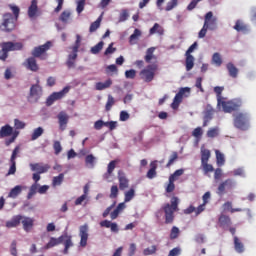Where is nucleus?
Instances as JSON below:
<instances>
[{"label":"nucleus","mask_w":256,"mask_h":256,"mask_svg":"<svg viewBox=\"0 0 256 256\" xmlns=\"http://www.w3.org/2000/svg\"><path fill=\"white\" fill-rule=\"evenodd\" d=\"M223 89L225 88L221 86L214 87L218 107H222L224 113H233V111H239V109H241L243 105V101H241V99L225 101L223 96H221V93H223Z\"/></svg>","instance_id":"f257e3e1"},{"label":"nucleus","mask_w":256,"mask_h":256,"mask_svg":"<svg viewBox=\"0 0 256 256\" xmlns=\"http://www.w3.org/2000/svg\"><path fill=\"white\" fill-rule=\"evenodd\" d=\"M162 209L164 211L166 225H171V223L175 221V212L179 211V198H177V196H173L170 203L164 204Z\"/></svg>","instance_id":"f03ea898"},{"label":"nucleus","mask_w":256,"mask_h":256,"mask_svg":"<svg viewBox=\"0 0 256 256\" xmlns=\"http://www.w3.org/2000/svg\"><path fill=\"white\" fill-rule=\"evenodd\" d=\"M61 243H64V255H67L69 253V248L73 247V241L71 240V236L62 235L58 238L51 237L49 242L44 246V249H53V247H57V245H61Z\"/></svg>","instance_id":"7ed1b4c3"},{"label":"nucleus","mask_w":256,"mask_h":256,"mask_svg":"<svg viewBox=\"0 0 256 256\" xmlns=\"http://www.w3.org/2000/svg\"><path fill=\"white\" fill-rule=\"evenodd\" d=\"M2 49L0 50V61H6L9 57V51H21L23 44L21 42H4L1 44Z\"/></svg>","instance_id":"20e7f679"},{"label":"nucleus","mask_w":256,"mask_h":256,"mask_svg":"<svg viewBox=\"0 0 256 256\" xmlns=\"http://www.w3.org/2000/svg\"><path fill=\"white\" fill-rule=\"evenodd\" d=\"M234 127L240 131H247L249 129V114L243 112L234 114Z\"/></svg>","instance_id":"39448f33"},{"label":"nucleus","mask_w":256,"mask_h":256,"mask_svg":"<svg viewBox=\"0 0 256 256\" xmlns=\"http://www.w3.org/2000/svg\"><path fill=\"white\" fill-rule=\"evenodd\" d=\"M17 18H14L13 14L11 13H5L3 15L2 19V27L3 31L6 33H11V31H14L15 27H17Z\"/></svg>","instance_id":"423d86ee"},{"label":"nucleus","mask_w":256,"mask_h":256,"mask_svg":"<svg viewBox=\"0 0 256 256\" xmlns=\"http://www.w3.org/2000/svg\"><path fill=\"white\" fill-rule=\"evenodd\" d=\"M52 46L53 44L51 43V41H47L45 44L35 47L32 50L31 55L32 57H36L37 59L45 60L47 59V52L49 51V49H51Z\"/></svg>","instance_id":"0eeeda50"},{"label":"nucleus","mask_w":256,"mask_h":256,"mask_svg":"<svg viewBox=\"0 0 256 256\" xmlns=\"http://www.w3.org/2000/svg\"><path fill=\"white\" fill-rule=\"evenodd\" d=\"M189 95H191V88H181L173 99V102L171 104L172 109H179V105H181V103L183 102V97H189Z\"/></svg>","instance_id":"6e6552de"},{"label":"nucleus","mask_w":256,"mask_h":256,"mask_svg":"<svg viewBox=\"0 0 256 256\" xmlns=\"http://www.w3.org/2000/svg\"><path fill=\"white\" fill-rule=\"evenodd\" d=\"M155 71H157L156 64L148 65L146 68L141 70L140 77L146 83H151V81H153V79H155Z\"/></svg>","instance_id":"1a4fd4ad"},{"label":"nucleus","mask_w":256,"mask_h":256,"mask_svg":"<svg viewBox=\"0 0 256 256\" xmlns=\"http://www.w3.org/2000/svg\"><path fill=\"white\" fill-rule=\"evenodd\" d=\"M41 95H43V89L39 84H33L30 88V93L27 97L29 103H37L39 99H41Z\"/></svg>","instance_id":"9d476101"},{"label":"nucleus","mask_w":256,"mask_h":256,"mask_svg":"<svg viewBox=\"0 0 256 256\" xmlns=\"http://www.w3.org/2000/svg\"><path fill=\"white\" fill-rule=\"evenodd\" d=\"M69 91H71V86H65L61 91L52 93L47 98L46 104L48 105V107H50V105H53L55 101H59V99H63V97H65V95H67Z\"/></svg>","instance_id":"9b49d317"},{"label":"nucleus","mask_w":256,"mask_h":256,"mask_svg":"<svg viewBox=\"0 0 256 256\" xmlns=\"http://www.w3.org/2000/svg\"><path fill=\"white\" fill-rule=\"evenodd\" d=\"M80 247H87L89 240V225L84 224L79 227Z\"/></svg>","instance_id":"f8f14e48"},{"label":"nucleus","mask_w":256,"mask_h":256,"mask_svg":"<svg viewBox=\"0 0 256 256\" xmlns=\"http://www.w3.org/2000/svg\"><path fill=\"white\" fill-rule=\"evenodd\" d=\"M23 66L28 71H32V73H37V71H39V64L37 63V58L34 56L27 58L23 62Z\"/></svg>","instance_id":"ddd939ff"},{"label":"nucleus","mask_w":256,"mask_h":256,"mask_svg":"<svg viewBox=\"0 0 256 256\" xmlns=\"http://www.w3.org/2000/svg\"><path fill=\"white\" fill-rule=\"evenodd\" d=\"M233 187H235V182L233 181V179H226L225 181L219 184L217 194L225 195V190L233 189Z\"/></svg>","instance_id":"4468645a"},{"label":"nucleus","mask_w":256,"mask_h":256,"mask_svg":"<svg viewBox=\"0 0 256 256\" xmlns=\"http://www.w3.org/2000/svg\"><path fill=\"white\" fill-rule=\"evenodd\" d=\"M118 181L120 191H125V189L129 188V179H127V176H125V172H123V170L118 171Z\"/></svg>","instance_id":"2eb2a0df"},{"label":"nucleus","mask_w":256,"mask_h":256,"mask_svg":"<svg viewBox=\"0 0 256 256\" xmlns=\"http://www.w3.org/2000/svg\"><path fill=\"white\" fill-rule=\"evenodd\" d=\"M233 29L237 31V33H242L243 35H247L249 33V25H247L243 20H237L235 25L233 26Z\"/></svg>","instance_id":"dca6fc26"},{"label":"nucleus","mask_w":256,"mask_h":256,"mask_svg":"<svg viewBox=\"0 0 256 256\" xmlns=\"http://www.w3.org/2000/svg\"><path fill=\"white\" fill-rule=\"evenodd\" d=\"M31 171H36L38 174L47 173L49 169H51V166L49 164H42V163H35L30 164Z\"/></svg>","instance_id":"f3484780"},{"label":"nucleus","mask_w":256,"mask_h":256,"mask_svg":"<svg viewBox=\"0 0 256 256\" xmlns=\"http://www.w3.org/2000/svg\"><path fill=\"white\" fill-rule=\"evenodd\" d=\"M57 118L61 131H65V129H67V124L69 123V115L62 111L58 114Z\"/></svg>","instance_id":"a211bd4d"},{"label":"nucleus","mask_w":256,"mask_h":256,"mask_svg":"<svg viewBox=\"0 0 256 256\" xmlns=\"http://www.w3.org/2000/svg\"><path fill=\"white\" fill-rule=\"evenodd\" d=\"M23 229L26 233L31 232V229H33V225H35V219L31 218V217H23L22 216V220L21 222Z\"/></svg>","instance_id":"6ab92c4d"},{"label":"nucleus","mask_w":256,"mask_h":256,"mask_svg":"<svg viewBox=\"0 0 256 256\" xmlns=\"http://www.w3.org/2000/svg\"><path fill=\"white\" fill-rule=\"evenodd\" d=\"M21 221H23V216L15 215L11 218V220H8L6 222V227L7 229H13L15 227H19V225H21Z\"/></svg>","instance_id":"aec40b11"},{"label":"nucleus","mask_w":256,"mask_h":256,"mask_svg":"<svg viewBox=\"0 0 256 256\" xmlns=\"http://www.w3.org/2000/svg\"><path fill=\"white\" fill-rule=\"evenodd\" d=\"M231 223H232L231 217H229L225 214H221L218 218V225L222 229H227V228L231 227Z\"/></svg>","instance_id":"412c9836"},{"label":"nucleus","mask_w":256,"mask_h":256,"mask_svg":"<svg viewBox=\"0 0 256 256\" xmlns=\"http://www.w3.org/2000/svg\"><path fill=\"white\" fill-rule=\"evenodd\" d=\"M37 3V0H32L30 6L28 7V17L30 19H35V17H37V13H39V6Z\"/></svg>","instance_id":"4be33fe9"},{"label":"nucleus","mask_w":256,"mask_h":256,"mask_svg":"<svg viewBox=\"0 0 256 256\" xmlns=\"http://www.w3.org/2000/svg\"><path fill=\"white\" fill-rule=\"evenodd\" d=\"M13 135V127L11 125L6 124L0 129V139H5V137H11Z\"/></svg>","instance_id":"5701e85b"},{"label":"nucleus","mask_w":256,"mask_h":256,"mask_svg":"<svg viewBox=\"0 0 256 256\" xmlns=\"http://www.w3.org/2000/svg\"><path fill=\"white\" fill-rule=\"evenodd\" d=\"M159 35L160 37L165 35V29L159 23H155L149 30V35Z\"/></svg>","instance_id":"b1692460"},{"label":"nucleus","mask_w":256,"mask_h":256,"mask_svg":"<svg viewBox=\"0 0 256 256\" xmlns=\"http://www.w3.org/2000/svg\"><path fill=\"white\" fill-rule=\"evenodd\" d=\"M147 179H155L157 177V160L150 163V169L146 174Z\"/></svg>","instance_id":"393cba45"},{"label":"nucleus","mask_w":256,"mask_h":256,"mask_svg":"<svg viewBox=\"0 0 256 256\" xmlns=\"http://www.w3.org/2000/svg\"><path fill=\"white\" fill-rule=\"evenodd\" d=\"M23 189H25L23 186L16 185L10 190V192L8 193V197L10 199H17V197H19V195H21V193L23 192Z\"/></svg>","instance_id":"a878e982"},{"label":"nucleus","mask_w":256,"mask_h":256,"mask_svg":"<svg viewBox=\"0 0 256 256\" xmlns=\"http://www.w3.org/2000/svg\"><path fill=\"white\" fill-rule=\"evenodd\" d=\"M226 67H227L230 77H232V79H237V76L239 75V69H237V67H235V64L230 62L227 64Z\"/></svg>","instance_id":"bb28decb"},{"label":"nucleus","mask_w":256,"mask_h":256,"mask_svg":"<svg viewBox=\"0 0 256 256\" xmlns=\"http://www.w3.org/2000/svg\"><path fill=\"white\" fill-rule=\"evenodd\" d=\"M234 249L236 253H243L245 251V245H243V242L237 236H234Z\"/></svg>","instance_id":"cd10ccee"},{"label":"nucleus","mask_w":256,"mask_h":256,"mask_svg":"<svg viewBox=\"0 0 256 256\" xmlns=\"http://www.w3.org/2000/svg\"><path fill=\"white\" fill-rule=\"evenodd\" d=\"M185 57L186 71H191L195 67V57L193 55H185Z\"/></svg>","instance_id":"c85d7f7f"},{"label":"nucleus","mask_w":256,"mask_h":256,"mask_svg":"<svg viewBox=\"0 0 256 256\" xmlns=\"http://www.w3.org/2000/svg\"><path fill=\"white\" fill-rule=\"evenodd\" d=\"M117 165V160H112L107 167V173L104 174V179H109L111 175H113V171H115V167Z\"/></svg>","instance_id":"c756f323"},{"label":"nucleus","mask_w":256,"mask_h":256,"mask_svg":"<svg viewBox=\"0 0 256 256\" xmlns=\"http://www.w3.org/2000/svg\"><path fill=\"white\" fill-rule=\"evenodd\" d=\"M113 85V81L111 79L106 80L105 82L96 83V90L103 91L104 89H109Z\"/></svg>","instance_id":"7c9ffc66"},{"label":"nucleus","mask_w":256,"mask_h":256,"mask_svg":"<svg viewBox=\"0 0 256 256\" xmlns=\"http://www.w3.org/2000/svg\"><path fill=\"white\" fill-rule=\"evenodd\" d=\"M76 59H77V52H72V54L68 56V59L66 61V65L68 69H73V67H75Z\"/></svg>","instance_id":"2f4dec72"},{"label":"nucleus","mask_w":256,"mask_h":256,"mask_svg":"<svg viewBox=\"0 0 256 256\" xmlns=\"http://www.w3.org/2000/svg\"><path fill=\"white\" fill-rule=\"evenodd\" d=\"M211 159V151L209 149H201V163H209Z\"/></svg>","instance_id":"473e14b6"},{"label":"nucleus","mask_w":256,"mask_h":256,"mask_svg":"<svg viewBox=\"0 0 256 256\" xmlns=\"http://www.w3.org/2000/svg\"><path fill=\"white\" fill-rule=\"evenodd\" d=\"M65 180V174L60 173L58 176L53 177L52 185L54 187H59Z\"/></svg>","instance_id":"72a5a7b5"},{"label":"nucleus","mask_w":256,"mask_h":256,"mask_svg":"<svg viewBox=\"0 0 256 256\" xmlns=\"http://www.w3.org/2000/svg\"><path fill=\"white\" fill-rule=\"evenodd\" d=\"M215 153L218 167H223L225 165V155L219 150H216Z\"/></svg>","instance_id":"f704fd0d"},{"label":"nucleus","mask_w":256,"mask_h":256,"mask_svg":"<svg viewBox=\"0 0 256 256\" xmlns=\"http://www.w3.org/2000/svg\"><path fill=\"white\" fill-rule=\"evenodd\" d=\"M101 21H102V18H101V16H99V17L97 18V20L94 21V22L90 25L89 32H90V33H95V31H97V30L101 27Z\"/></svg>","instance_id":"c9c22d12"},{"label":"nucleus","mask_w":256,"mask_h":256,"mask_svg":"<svg viewBox=\"0 0 256 256\" xmlns=\"http://www.w3.org/2000/svg\"><path fill=\"white\" fill-rule=\"evenodd\" d=\"M153 53H155V48L151 47L148 48L146 51V55L144 57L146 63H151V59H155V55H153Z\"/></svg>","instance_id":"e433bc0d"},{"label":"nucleus","mask_w":256,"mask_h":256,"mask_svg":"<svg viewBox=\"0 0 256 256\" xmlns=\"http://www.w3.org/2000/svg\"><path fill=\"white\" fill-rule=\"evenodd\" d=\"M69 19H71V11L69 10L63 11L59 17V21L62 23H69Z\"/></svg>","instance_id":"4c0bfd02"},{"label":"nucleus","mask_w":256,"mask_h":256,"mask_svg":"<svg viewBox=\"0 0 256 256\" xmlns=\"http://www.w3.org/2000/svg\"><path fill=\"white\" fill-rule=\"evenodd\" d=\"M135 197V189L131 188L130 190L124 193V203H129Z\"/></svg>","instance_id":"58836bf2"},{"label":"nucleus","mask_w":256,"mask_h":256,"mask_svg":"<svg viewBox=\"0 0 256 256\" xmlns=\"http://www.w3.org/2000/svg\"><path fill=\"white\" fill-rule=\"evenodd\" d=\"M95 156H93V154L87 155L85 157V163L87 167H90L91 169H93L95 167Z\"/></svg>","instance_id":"ea45409f"},{"label":"nucleus","mask_w":256,"mask_h":256,"mask_svg":"<svg viewBox=\"0 0 256 256\" xmlns=\"http://www.w3.org/2000/svg\"><path fill=\"white\" fill-rule=\"evenodd\" d=\"M104 45L105 43L103 41H100L98 44L91 48L90 52L92 53V55H97L99 52L103 50Z\"/></svg>","instance_id":"a19ab883"},{"label":"nucleus","mask_w":256,"mask_h":256,"mask_svg":"<svg viewBox=\"0 0 256 256\" xmlns=\"http://www.w3.org/2000/svg\"><path fill=\"white\" fill-rule=\"evenodd\" d=\"M179 159V154L177 152H172V154L169 157L168 163L166 164V167L169 169L171 165L175 164V161Z\"/></svg>","instance_id":"79ce46f5"},{"label":"nucleus","mask_w":256,"mask_h":256,"mask_svg":"<svg viewBox=\"0 0 256 256\" xmlns=\"http://www.w3.org/2000/svg\"><path fill=\"white\" fill-rule=\"evenodd\" d=\"M212 62L214 65H217V67H221L223 65V60L221 59V54L219 53H214L212 56Z\"/></svg>","instance_id":"37998d69"},{"label":"nucleus","mask_w":256,"mask_h":256,"mask_svg":"<svg viewBox=\"0 0 256 256\" xmlns=\"http://www.w3.org/2000/svg\"><path fill=\"white\" fill-rule=\"evenodd\" d=\"M202 168L204 171V175H207V173H213L215 171L213 165L209 164L208 162H202Z\"/></svg>","instance_id":"c03bdc74"},{"label":"nucleus","mask_w":256,"mask_h":256,"mask_svg":"<svg viewBox=\"0 0 256 256\" xmlns=\"http://www.w3.org/2000/svg\"><path fill=\"white\" fill-rule=\"evenodd\" d=\"M113 105H115V98L111 95H108V99L105 105V111H110L113 108Z\"/></svg>","instance_id":"a18cd8bd"},{"label":"nucleus","mask_w":256,"mask_h":256,"mask_svg":"<svg viewBox=\"0 0 256 256\" xmlns=\"http://www.w3.org/2000/svg\"><path fill=\"white\" fill-rule=\"evenodd\" d=\"M157 253V246L152 245L151 247L145 248L143 250V255L149 256V255H155Z\"/></svg>","instance_id":"49530a36"},{"label":"nucleus","mask_w":256,"mask_h":256,"mask_svg":"<svg viewBox=\"0 0 256 256\" xmlns=\"http://www.w3.org/2000/svg\"><path fill=\"white\" fill-rule=\"evenodd\" d=\"M81 47V36L76 35V41L74 46H72V53H79V48Z\"/></svg>","instance_id":"de8ad7c7"},{"label":"nucleus","mask_w":256,"mask_h":256,"mask_svg":"<svg viewBox=\"0 0 256 256\" xmlns=\"http://www.w3.org/2000/svg\"><path fill=\"white\" fill-rule=\"evenodd\" d=\"M37 191H39V184H37V183L32 184L30 187V190L28 192L27 198L31 199V197H33V195H35V193H37Z\"/></svg>","instance_id":"09e8293b"},{"label":"nucleus","mask_w":256,"mask_h":256,"mask_svg":"<svg viewBox=\"0 0 256 256\" xmlns=\"http://www.w3.org/2000/svg\"><path fill=\"white\" fill-rule=\"evenodd\" d=\"M41 135H43V129L41 127L36 128L31 135L32 141L39 139Z\"/></svg>","instance_id":"8fccbe9b"},{"label":"nucleus","mask_w":256,"mask_h":256,"mask_svg":"<svg viewBox=\"0 0 256 256\" xmlns=\"http://www.w3.org/2000/svg\"><path fill=\"white\" fill-rule=\"evenodd\" d=\"M119 196V187H117V185H113L110 189V199H117V197Z\"/></svg>","instance_id":"3c124183"},{"label":"nucleus","mask_w":256,"mask_h":256,"mask_svg":"<svg viewBox=\"0 0 256 256\" xmlns=\"http://www.w3.org/2000/svg\"><path fill=\"white\" fill-rule=\"evenodd\" d=\"M9 8L11 9V11L13 13L14 19H19V13H21V9L18 6H15L13 4H10Z\"/></svg>","instance_id":"603ef678"},{"label":"nucleus","mask_w":256,"mask_h":256,"mask_svg":"<svg viewBox=\"0 0 256 256\" xmlns=\"http://www.w3.org/2000/svg\"><path fill=\"white\" fill-rule=\"evenodd\" d=\"M179 3V0H170L165 7V11H173L177 4Z\"/></svg>","instance_id":"864d4df0"},{"label":"nucleus","mask_w":256,"mask_h":256,"mask_svg":"<svg viewBox=\"0 0 256 256\" xmlns=\"http://www.w3.org/2000/svg\"><path fill=\"white\" fill-rule=\"evenodd\" d=\"M181 233V231L179 230V228H177V226H173L171 231H170V239H177V237H179V234Z\"/></svg>","instance_id":"5fc2aeb1"},{"label":"nucleus","mask_w":256,"mask_h":256,"mask_svg":"<svg viewBox=\"0 0 256 256\" xmlns=\"http://www.w3.org/2000/svg\"><path fill=\"white\" fill-rule=\"evenodd\" d=\"M76 11H77L78 15H81V13H83V11H85V0H78Z\"/></svg>","instance_id":"6e6d98bb"},{"label":"nucleus","mask_w":256,"mask_h":256,"mask_svg":"<svg viewBox=\"0 0 256 256\" xmlns=\"http://www.w3.org/2000/svg\"><path fill=\"white\" fill-rule=\"evenodd\" d=\"M211 19H213V12L206 13L204 25H208V27L210 25H213V23H215V22L213 20H211Z\"/></svg>","instance_id":"4d7b16f0"},{"label":"nucleus","mask_w":256,"mask_h":256,"mask_svg":"<svg viewBox=\"0 0 256 256\" xmlns=\"http://www.w3.org/2000/svg\"><path fill=\"white\" fill-rule=\"evenodd\" d=\"M11 166L8 170L7 176L9 175H15V173L17 172V162L15 160L10 161Z\"/></svg>","instance_id":"13d9d810"},{"label":"nucleus","mask_w":256,"mask_h":256,"mask_svg":"<svg viewBox=\"0 0 256 256\" xmlns=\"http://www.w3.org/2000/svg\"><path fill=\"white\" fill-rule=\"evenodd\" d=\"M139 37H141V30L135 29L133 34L129 38L130 43L137 41V39H139Z\"/></svg>","instance_id":"bf43d9fd"},{"label":"nucleus","mask_w":256,"mask_h":256,"mask_svg":"<svg viewBox=\"0 0 256 256\" xmlns=\"http://www.w3.org/2000/svg\"><path fill=\"white\" fill-rule=\"evenodd\" d=\"M53 149H54L55 155H59V153H61V151H63V147L61 146V142L54 141Z\"/></svg>","instance_id":"052dcab7"},{"label":"nucleus","mask_w":256,"mask_h":256,"mask_svg":"<svg viewBox=\"0 0 256 256\" xmlns=\"http://www.w3.org/2000/svg\"><path fill=\"white\" fill-rule=\"evenodd\" d=\"M137 76V71L130 69L125 71V77L126 79H135Z\"/></svg>","instance_id":"680f3d73"},{"label":"nucleus","mask_w":256,"mask_h":256,"mask_svg":"<svg viewBox=\"0 0 256 256\" xmlns=\"http://www.w3.org/2000/svg\"><path fill=\"white\" fill-rule=\"evenodd\" d=\"M217 135H219V130L217 128H211L207 131V137H210L211 139L217 137Z\"/></svg>","instance_id":"e2e57ef3"},{"label":"nucleus","mask_w":256,"mask_h":256,"mask_svg":"<svg viewBox=\"0 0 256 256\" xmlns=\"http://www.w3.org/2000/svg\"><path fill=\"white\" fill-rule=\"evenodd\" d=\"M104 127H108L110 131H114V129H117V122L115 121L104 122Z\"/></svg>","instance_id":"0e129e2a"},{"label":"nucleus","mask_w":256,"mask_h":256,"mask_svg":"<svg viewBox=\"0 0 256 256\" xmlns=\"http://www.w3.org/2000/svg\"><path fill=\"white\" fill-rule=\"evenodd\" d=\"M200 1L203 0H192L189 5L187 6V11H193V9H195V7H197V5L200 3Z\"/></svg>","instance_id":"69168bd1"},{"label":"nucleus","mask_w":256,"mask_h":256,"mask_svg":"<svg viewBox=\"0 0 256 256\" xmlns=\"http://www.w3.org/2000/svg\"><path fill=\"white\" fill-rule=\"evenodd\" d=\"M10 252H11V255L17 256V241L16 240L12 241L11 246H10Z\"/></svg>","instance_id":"338daca9"},{"label":"nucleus","mask_w":256,"mask_h":256,"mask_svg":"<svg viewBox=\"0 0 256 256\" xmlns=\"http://www.w3.org/2000/svg\"><path fill=\"white\" fill-rule=\"evenodd\" d=\"M14 127L15 129H25V124L23 121L19 120V119H15L14 120Z\"/></svg>","instance_id":"774afa93"}]
</instances>
